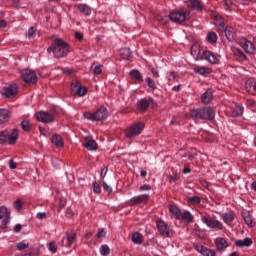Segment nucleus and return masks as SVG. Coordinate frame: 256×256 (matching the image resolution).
<instances>
[{
  "mask_svg": "<svg viewBox=\"0 0 256 256\" xmlns=\"http://www.w3.org/2000/svg\"><path fill=\"white\" fill-rule=\"evenodd\" d=\"M190 53L195 61H203V59H205V61L212 63V65H217V63H219V57L215 55V53L209 50L201 53V46L198 43H194L191 46Z\"/></svg>",
  "mask_w": 256,
  "mask_h": 256,
  "instance_id": "f257e3e1",
  "label": "nucleus"
},
{
  "mask_svg": "<svg viewBox=\"0 0 256 256\" xmlns=\"http://www.w3.org/2000/svg\"><path fill=\"white\" fill-rule=\"evenodd\" d=\"M48 53H53L54 57L60 59L69 55V43L61 38L53 40V46L48 47Z\"/></svg>",
  "mask_w": 256,
  "mask_h": 256,
  "instance_id": "f03ea898",
  "label": "nucleus"
},
{
  "mask_svg": "<svg viewBox=\"0 0 256 256\" xmlns=\"http://www.w3.org/2000/svg\"><path fill=\"white\" fill-rule=\"evenodd\" d=\"M191 117L193 119H201L202 121H213L215 119V110L211 107L193 109Z\"/></svg>",
  "mask_w": 256,
  "mask_h": 256,
  "instance_id": "7ed1b4c3",
  "label": "nucleus"
},
{
  "mask_svg": "<svg viewBox=\"0 0 256 256\" xmlns=\"http://www.w3.org/2000/svg\"><path fill=\"white\" fill-rule=\"evenodd\" d=\"M19 139V129L14 128L11 132L9 130L0 131V145H15Z\"/></svg>",
  "mask_w": 256,
  "mask_h": 256,
  "instance_id": "20e7f679",
  "label": "nucleus"
},
{
  "mask_svg": "<svg viewBox=\"0 0 256 256\" xmlns=\"http://www.w3.org/2000/svg\"><path fill=\"white\" fill-rule=\"evenodd\" d=\"M201 221L209 229H215V231H223V223L217 220L215 217H211L209 214H204L201 216Z\"/></svg>",
  "mask_w": 256,
  "mask_h": 256,
  "instance_id": "39448f33",
  "label": "nucleus"
},
{
  "mask_svg": "<svg viewBox=\"0 0 256 256\" xmlns=\"http://www.w3.org/2000/svg\"><path fill=\"white\" fill-rule=\"evenodd\" d=\"M83 115L88 121H105L109 113L107 112V108L100 107L95 113L85 112Z\"/></svg>",
  "mask_w": 256,
  "mask_h": 256,
  "instance_id": "423d86ee",
  "label": "nucleus"
},
{
  "mask_svg": "<svg viewBox=\"0 0 256 256\" xmlns=\"http://www.w3.org/2000/svg\"><path fill=\"white\" fill-rule=\"evenodd\" d=\"M145 129V123L138 122L133 125H131L128 129L125 131V136L127 139H135V137H139L141 133H143V130Z\"/></svg>",
  "mask_w": 256,
  "mask_h": 256,
  "instance_id": "0eeeda50",
  "label": "nucleus"
},
{
  "mask_svg": "<svg viewBox=\"0 0 256 256\" xmlns=\"http://www.w3.org/2000/svg\"><path fill=\"white\" fill-rule=\"evenodd\" d=\"M156 227L161 237H173L174 231L171 227L162 219L156 220Z\"/></svg>",
  "mask_w": 256,
  "mask_h": 256,
  "instance_id": "6e6552de",
  "label": "nucleus"
},
{
  "mask_svg": "<svg viewBox=\"0 0 256 256\" xmlns=\"http://www.w3.org/2000/svg\"><path fill=\"white\" fill-rule=\"evenodd\" d=\"M11 223V212L5 206L0 207V229H7Z\"/></svg>",
  "mask_w": 256,
  "mask_h": 256,
  "instance_id": "1a4fd4ad",
  "label": "nucleus"
},
{
  "mask_svg": "<svg viewBox=\"0 0 256 256\" xmlns=\"http://www.w3.org/2000/svg\"><path fill=\"white\" fill-rule=\"evenodd\" d=\"M71 91L74 95H77V97H85L87 95V88L79 81L71 83Z\"/></svg>",
  "mask_w": 256,
  "mask_h": 256,
  "instance_id": "9d476101",
  "label": "nucleus"
},
{
  "mask_svg": "<svg viewBox=\"0 0 256 256\" xmlns=\"http://www.w3.org/2000/svg\"><path fill=\"white\" fill-rule=\"evenodd\" d=\"M169 19L173 23L181 24L187 19V13L184 10H177L169 14Z\"/></svg>",
  "mask_w": 256,
  "mask_h": 256,
  "instance_id": "9b49d317",
  "label": "nucleus"
},
{
  "mask_svg": "<svg viewBox=\"0 0 256 256\" xmlns=\"http://www.w3.org/2000/svg\"><path fill=\"white\" fill-rule=\"evenodd\" d=\"M75 241H77V233L73 231L66 232V237L62 238L61 245L62 247H71Z\"/></svg>",
  "mask_w": 256,
  "mask_h": 256,
  "instance_id": "f8f14e48",
  "label": "nucleus"
},
{
  "mask_svg": "<svg viewBox=\"0 0 256 256\" xmlns=\"http://www.w3.org/2000/svg\"><path fill=\"white\" fill-rule=\"evenodd\" d=\"M19 93V86L17 84H10L8 87L3 89V95L6 99H11Z\"/></svg>",
  "mask_w": 256,
  "mask_h": 256,
  "instance_id": "ddd939ff",
  "label": "nucleus"
},
{
  "mask_svg": "<svg viewBox=\"0 0 256 256\" xmlns=\"http://www.w3.org/2000/svg\"><path fill=\"white\" fill-rule=\"evenodd\" d=\"M194 249H196V251L198 253H200V255H203V256H215L216 255L215 250H213L211 248H207L200 243L194 244Z\"/></svg>",
  "mask_w": 256,
  "mask_h": 256,
  "instance_id": "4468645a",
  "label": "nucleus"
},
{
  "mask_svg": "<svg viewBox=\"0 0 256 256\" xmlns=\"http://www.w3.org/2000/svg\"><path fill=\"white\" fill-rule=\"evenodd\" d=\"M152 103H154V101H153V98L151 97H149L148 99L142 98L138 100L137 102L138 111H140L141 113H145V111L149 109V105H152Z\"/></svg>",
  "mask_w": 256,
  "mask_h": 256,
  "instance_id": "2eb2a0df",
  "label": "nucleus"
},
{
  "mask_svg": "<svg viewBox=\"0 0 256 256\" xmlns=\"http://www.w3.org/2000/svg\"><path fill=\"white\" fill-rule=\"evenodd\" d=\"M36 119L42 123H53V121H55V116L47 112H38L36 113Z\"/></svg>",
  "mask_w": 256,
  "mask_h": 256,
  "instance_id": "dca6fc26",
  "label": "nucleus"
},
{
  "mask_svg": "<svg viewBox=\"0 0 256 256\" xmlns=\"http://www.w3.org/2000/svg\"><path fill=\"white\" fill-rule=\"evenodd\" d=\"M245 89L249 95H256V79L248 78L245 82Z\"/></svg>",
  "mask_w": 256,
  "mask_h": 256,
  "instance_id": "f3484780",
  "label": "nucleus"
},
{
  "mask_svg": "<svg viewBox=\"0 0 256 256\" xmlns=\"http://www.w3.org/2000/svg\"><path fill=\"white\" fill-rule=\"evenodd\" d=\"M241 47L249 55H253V53H255V44H253V42L247 40V38H244L242 40Z\"/></svg>",
  "mask_w": 256,
  "mask_h": 256,
  "instance_id": "a211bd4d",
  "label": "nucleus"
},
{
  "mask_svg": "<svg viewBox=\"0 0 256 256\" xmlns=\"http://www.w3.org/2000/svg\"><path fill=\"white\" fill-rule=\"evenodd\" d=\"M149 199H151V196H149V194H142L139 196L132 197L130 199V202L132 203V205H139L141 203H147Z\"/></svg>",
  "mask_w": 256,
  "mask_h": 256,
  "instance_id": "6ab92c4d",
  "label": "nucleus"
},
{
  "mask_svg": "<svg viewBox=\"0 0 256 256\" xmlns=\"http://www.w3.org/2000/svg\"><path fill=\"white\" fill-rule=\"evenodd\" d=\"M9 119H11V111L9 109L1 108L0 125H5V123H9Z\"/></svg>",
  "mask_w": 256,
  "mask_h": 256,
  "instance_id": "aec40b11",
  "label": "nucleus"
},
{
  "mask_svg": "<svg viewBox=\"0 0 256 256\" xmlns=\"http://www.w3.org/2000/svg\"><path fill=\"white\" fill-rule=\"evenodd\" d=\"M222 30L224 31L225 37L228 41H235V39H237V32H235V28H233V26H227Z\"/></svg>",
  "mask_w": 256,
  "mask_h": 256,
  "instance_id": "412c9836",
  "label": "nucleus"
},
{
  "mask_svg": "<svg viewBox=\"0 0 256 256\" xmlns=\"http://www.w3.org/2000/svg\"><path fill=\"white\" fill-rule=\"evenodd\" d=\"M84 147L88 151H97V142L95 140H93V137L87 136L85 138Z\"/></svg>",
  "mask_w": 256,
  "mask_h": 256,
  "instance_id": "4be33fe9",
  "label": "nucleus"
},
{
  "mask_svg": "<svg viewBox=\"0 0 256 256\" xmlns=\"http://www.w3.org/2000/svg\"><path fill=\"white\" fill-rule=\"evenodd\" d=\"M215 245L217 251H225L229 247V243L225 238L218 237L215 239Z\"/></svg>",
  "mask_w": 256,
  "mask_h": 256,
  "instance_id": "5701e85b",
  "label": "nucleus"
},
{
  "mask_svg": "<svg viewBox=\"0 0 256 256\" xmlns=\"http://www.w3.org/2000/svg\"><path fill=\"white\" fill-rule=\"evenodd\" d=\"M76 7L78 11L81 13V15H84L85 17H89V15H91L92 13V9L87 4H83V3L76 4Z\"/></svg>",
  "mask_w": 256,
  "mask_h": 256,
  "instance_id": "b1692460",
  "label": "nucleus"
},
{
  "mask_svg": "<svg viewBox=\"0 0 256 256\" xmlns=\"http://www.w3.org/2000/svg\"><path fill=\"white\" fill-rule=\"evenodd\" d=\"M242 217L244 219V222L246 223L247 226L249 227H255L256 222L253 220V215H251V212L249 211H244L242 213Z\"/></svg>",
  "mask_w": 256,
  "mask_h": 256,
  "instance_id": "393cba45",
  "label": "nucleus"
},
{
  "mask_svg": "<svg viewBox=\"0 0 256 256\" xmlns=\"http://www.w3.org/2000/svg\"><path fill=\"white\" fill-rule=\"evenodd\" d=\"M20 75L25 83H31L33 81V70L24 69L20 72Z\"/></svg>",
  "mask_w": 256,
  "mask_h": 256,
  "instance_id": "a878e982",
  "label": "nucleus"
},
{
  "mask_svg": "<svg viewBox=\"0 0 256 256\" xmlns=\"http://www.w3.org/2000/svg\"><path fill=\"white\" fill-rule=\"evenodd\" d=\"M201 100H202V103H204L205 105H209V103L213 101V90L208 89L207 91H205L201 95Z\"/></svg>",
  "mask_w": 256,
  "mask_h": 256,
  "instance_id": "bb28decb",
  "label": "nucleus"
},
{
  "mask_svg": "<svg viewBox=\"0 0 256 256\" xmlns=\"http://www.w3.org/2000/svg\"><path fill=\"white\" fill-rule=\"evenodd\" d=\"M188 7L190 9H195V11H201L205 6L201 0H189Z\"/></svg>",
  "mask_w": 256,
  "mask_h": 256,
  "instance_id": "cd10ccee",
  "label": "nucleus"
},
{
  "mask_svg": "<svg viewBox=\"0 0 256 256\" xmlns=\"http://www.w3.org/2000/svg\"><path fill=\"white\" fill-rule=\"evenodd\" d=\"M213 19H214L216 25H218V27H220V29H225V19L223 18V16H221V14L214 12Z\"/></svg>",
  "mask_w": 256,
  "mask_h": 256,
  "instance_id": "c85d7f7f",
  "label": "nucleus"
},
{
  "mask_svg": "<svg viewBox=\"0 0 256 256\" xmlns=\"http://www.w3.org/2000/svg\"><path fill=\"white\" fill-rule=\"evenodd\" d=\"M222 221L226 223V225H229L230 223H233L235 221V212L230 211L227 213L222 214Z\"/></svg>",
  "mask_w": 256,
  "mask_h": 256,
  "instance_id": "c756f323",
  "label": "nucleus"
},
{
  "mask_svg": "<svg viewBox=\"0 0 256 256\" xmlns=\"http://www.w3.org/2000/svg\"><path fill=\"white\" fill-rule=\"evenodd\" d=\"M51 143H53V145H55L56 147H63V137H61V135L59 134H54L51 137Z\"/></svg>",
  "mask_w": 256,
  "mask_h": 256,
  "instance_id": "7c9ffc66",
  "label": "nucleus"
},
{
  "mask_svg": "<svg viewBox=\"0 0 256 256\" xmlns=\"http://www.w3.org/2000/svg\"><path fill=\"white\" fill-rule=\"evenodd\" d=\"M232 117H241L243 115V107L237 104L232 105Z\"/></svg>",
  "mask_w": 256,
  "mask_h": 256,
  "instance_id": "2f4dec72",
  "label": "nucleus"
},
{
  "mask_svg": "<svg viewBox=\"0 0 256 256\" xmlns=\"http://www.w3.org/2000/svg\"><path fill=\"white\" fill-rule=\"evenodd\" d=\"M130 77H132V79H135L138 83H143V75H141V72L137 69H133L130 71Z\"/></svg>",
  "mask_w": 256,
  "mask_h": 256,
  "instance_id": "473e14b6",
  "label": "nucleus"
},
{
  "mask_svg": "<svg viewBox=\"0 0 256 256\" xmlns=\"http://www.w3.org/2000/svg\"><path fill=\"white\" fill-rule=\"evenodd\" d=\"M183 221H185V223H193L195 217L193 216V214H191V212H189L188 210L184 211L181 214V218Z\"/></svg>",
  "mask_w": 256,
  "mask_h": 256,
  "instance_id": "72a5a7b5",
  "label": "nucleus"
},
{
  "mask_svg": "<svg viewBox=\"0 0 256 256\" xmlns=\"http://www.w3.org/2000/svg\"><path fill=\"white\" fill-rule=\"evenodd\" d=\"M251 245H253V240L251 238L236 241V247H251Z\"/></svg>",
  "mask_w": 256,
  "mask_h": 256,
  "instance_id": "f704fd0d",
  "label": "nucleus"
},
{
  "mask_svg": "<svg viewBox=\"0 0 256 256\" xmlns=\"http://www.w3.org/2000/svg\"><path fill=\"white\" fill-rule=\"evenodd\" d=\"M170 213L175 217V219H181V215L183 212L177 207V205H171L169 207Z\"/></svg>",
  "mask_w": 256,
  "mask_h": 256,
  "instance_id": "c9c22d12",
  "label": "nucleus"
},
{
  "mask_svg": "<svg viewBox=\"0 0 256 256\" xmlns=\"http://www.w3.org/2000/svg\"><path fill=\"white\" fill-rule=\"evenodd\" d=\"M194 71L195 73H198V75H209V73H211V68H207L205 66H196Z\"/></svg>",
  "mask_w": 256,
  "mask_h": 256,
  "instance_id": "e433bc0d",
  "label": "nucleus"
},
{
  "mask_svg": "<svg viewBox=\"0 0 256 256\" xmlns=\"http://www.w3.org/2000/svg\"><path fill=\"white\" fill-rule=\"evenodd\" d=\"M131 239L135 245H141V243H143V235L139 232L133 233Z\"/></svg>",
  "mask_w": 256,
  "mask_h": 256,
  "instance_id": "4c0bfd02",
  "label": "nucleus"
},
{
  "mask_svg": "<svg viewBox=\"0 0 256 256\" xmlns=\"http://www.w3.org/2000/svg\"><path fill=\"white\" fill-rule=\"evenodd\" d=\"M233 54L235 55V57H237V59H239V61H245V59H247V56L245 55V53H243V51L239 48H233Z\"/></svg>",
  "mask_w": 256,
  "mask_h": 256,
  "instance_id": "58836bf2",
  "label": "nucleus"
},
{
  "mask_svg": "<svg viewBox=\"0 0 256 256\" xmlns=\"http://www.w3.org/2000/svg\"><path fill=\"white\" fill-rule=\"evenodd\" d=\"M111 253V249L107 246V244H103L100 247V255L108 256Z\"/></svg>",
  "mask_w": 256,
  "mask_h": 256,
  "instance_id": "ea45409f",
  "label": "nucleus"
},
{
  "mask_svg": "<svg viewBox=\"0 0 256 256\" xmlns=\"http://www.w3.org/2000/svg\"><path fill=\"white\" fill-rule=\"evenodd\" d=\"M121 55L123 57V59H130L131 58V55H132V52H131V49L129 48H122L121 49Z\"/></svg>",
  "mask_w": 256,
  "mask_h": 256,
  "instance_id": "a19ab883",
  "label": "nucleus"
},
{
  "mask_svg": "<svg viewBox=\"0 0 256 256\" xmlns=\"http://www.w3.org/2000/svg\"><path fill=\"white\" fill-rule=\"evenodd\" d=\"M145 83L148 85L150 89H152V91H155V89H157V85L155 84V81L152 78L147 77L145 79Z\"/></svg>",
  "mask_w": 256,
  "mask_h": 256,
  "instance_id": "79ce46f5",
  "label": "nucleus"
},
{
  "mask_svg": "<svg viewBox=\"0 0 256 256\" xmlns=\"http://www.w3.org/2000/svg\"><path fill=\"white\" fill-rule=\"evenodd\" d=\"M179 177V173L174 172L172 175L167 176V181H169V183H177Z\"/></svg>",
  "mask_w": 256,
  "mask_h": 256,
  "instance_id": "37998d69",
  "label": "nucleus"
},
{
  "mask_svg": "<svg viewBox=\"0 0 256 256\" xmlns=\"http://www.w3.org/2000/svg\"><path fill=\"white\" fill-rule=\"evenodd\" d=\"M208 43H217V34L215 32H210L207 35Z\"/></svg>",
  "mask_w": 256,
  "mask_h": 256,
  "instance_id": "c03bdc74",
  "label": "nucleus"
},
{
  "mask_svg": "<svg viewBox=\"0 0 256 256\" xmlns=\"http://www.w3.org/2000/svg\"><path fill=\"white\" fill-rule=\"evenodd\" d=\"M194 233L197 237H199V239H205V235H206L205 230L197 227L195 228Z\"/></svg>",
  "mask_w": 256,
  "mask_h": 256,
  "instance_id": "a18cd8bd",
  "label": "nucleus"
},
{
  "mask_svg": "<svg viewBox=\"0 0 256 256\" xmlns=\"http://www.w3.org/2000/svg\"><path fill=\"white\" fill-rule=\"evenodd\" d=\"M189 203L192 205H200L201 204V198L199 196H192L188 198Z\"/></svg>",
  "mask_w": 256,
  "mask_h": 256,
  "instance_id": "49530a36",
  "label": "nucleus"
},
{
  "mask_svg": "<svg viewBox=\"0 0 256 256\" xmlns=\"http://www.w3.org/2000/svg\"><path fill=\"white\" fill-rule=\"evenodd\" d=\"M13 207H14V209H16V211H18V212L21 211V209H23V201H21V199L14 201Z\"/></svg>",
  "mask_w": 256,
  "mask_h": 256,
  "instance_id": "de8ad7c7",
  "label": "nucleus"
},
{
  "mask_svg": "<svg viewBox=\"0 0 256 256\" xmlns=\"http://www.w3.org/2000/svg\"><path fill=\"white\" fill-rule=\"evenodd\" d=\"M21 127L23 131H31V124L27 120L21 122Z\"/></svg>",
  "mask_w": 256,
  "mask_h": 256,
  "instance_id": "09e8293b",
  "label": "nucleus"
},
{
  "mask_svg": "<svg viewBox=\"0 0 256 256\" xmlns=\"http://www.w3.org/2000/svg\"><path fill=\"white\" fill-rule=\"evenodd\" d=\"M167 79H168L169 82L175 81V79H177V72H175V71L168 72L167 73Z\"/></svg>",
  "mask_w": 256,
  "mask_h": 256,
  "instance_id": "8fccbe9b",
  "label": "nucleus"
},
{
  "mask_svg": "<svg viewBox=\"0 0 256 256\" xmlns=\"http://www.w3.org/2000/svg\"><path fill=\"white\" fill-rule=\"evenodd\" d=\"M27 247H29V244L25 243V242H19L17 244L18 251H23V250L27 249Z\"/></svg>",
  "mask_w": 256,
  "mask_h": 256,
  "instance_id": "3c124183",
  "label": "nucleus"
},
{
  "mask_svg": "<svg viewBox=\"0 0 256 256\" xmlns=\"http://www.w3.org/2000/svg\"><path fill=\"white\" fill-rule=\"evenodd\" d=\"M93 73L95 75H101V73H103V65L95 66Z\"/></svg>",
  "mask_w": 256,
  "mask_h": 256,
  "instance_id": "603ef678",
  "label": "nucleus"
},
{
  "mask_svg": "<svg viewBox=\"0 0 256 256\" xmlns=\"http://www.w3.org/2000/svg\"><path fill=\"white\" fill-rule=\"evenodd\" d=\"M49 251H51V253H57V243L50 242L49 243Z\"/></svg>",
  "mask_w": 256,
  "mask_h": 256,
  "instance_id": "864d4df0",
  "label": "nucleus"
},
{
  "mask_svg": "<svg viewBox=\"0 0 256 256\" xmlns=\"http://www.w3.org/2000/svg\"><path fill=\"white\" fill-rule=\"evenodd\" d=\"M93 191L94 193H96L97 195H99L101 193V186L99 185V183L95 182L93 184Z\"/></svg>",
  "mask_w": 256,
  "mask_h": 256,
  "instance_id": "5fc2aeb1",
  "label": "nucleus"
},
{
  "mask_svg": "<svg viewBox=\"0 0 256 256\" xmlns=\"http://www.w3.org/2000/svg\"><path fill=\"white\" fill-rule=\"evenodd\" d=\"M47 218V213L45 212H38L36 214V219H39L40 221H42V219H46Z\"/></svg>",
  "mask_w": 256,
  "mask_h": 256,
  "instance_id": "6e6d98bb",
  "label": "nucleus"
},
{
  "mask_svg": "<svg viewBox=\"0 0 256 256\" xmlns=\"http://www.w3.org/2000/svg\"><path fill=\"white\" fill-rule=\"evenodd\" d=\"M103 189L107 193H113V188L107 184V182H103Z\"/></svg>",
  "mask_w": 256,
  "mask_h": 256,
  "instance_id": "4d7b16f0",
  "label": "nucleus"
},
{
  "mask_svg": "<svg viewBox=\"0 0 256 256\" xmlns=\"http://www.w3.org/2000/svg\"><path fill=\"white\" fill-rule=\"evenodd\" d=\"M139 191H151V185L144 184V185L140 186Z\"/></svg>",
  "mask_w": 256,
  "mask_h": 256,
  "instance_id": "13d9d810",
  "label": "nucleus"
},
{
  "mask_svg": "<svg viewBox=\"0 0 256 256\" xmlns=\"http://www.w3.org/2000/svg\"><path fill=\"white\" fill-rule=\"evenodd\" d=\"M73 215H75L73 210L71 208H67V210H66V217H68V219H72Z\"/></svg>",
  "mask_w": 256,
  "mask_h": 256,
  "instance_id": "bf43d9fd",
  "label": "nucleus"
},
{
  "mask_svg": "<svg viewBox=\"0 0 256 256\" xmlns=\"http://www.w3.org/2000/svg\"><path fill=\"white\" fill-rule=\"evenodd\" d=\"M96 237H98V239H101V237H105V230L103 228H100L96 234Z\"/></svg>",
  "mask_w": 256,
  "mask_h": 256,
  "instance_id": "052dcab7",
  "label": "nucleus"
},
{
  "mask_svg": "<svg viewBox=\"0 0 256 256\" xmlns=\"http://www.w3.org/2000/svg\"><path fill=\"white\" fill-rule=\"evenodd\" d=\"M63 73H65V75H75V72L69 68H64Z\"/></svg>",
  "mask_w": 256,
  "mask_h": 256,
  "instance_id": "680f3d73",
  "label": "nucleus"
},
{
  "mask_svg": "<svg viewBox=\"0 0 256 256\" xmlns=\"http://www.w3.org/2000/svg\"><path fill=\"white\" fill-rule=\"evenodd\" d=\"M21 229H23V226H21V224H16L14 226V233H21Z\"/></svg>",
  "mask_w": 256,
  "mask_h": 256,
  "instance_id": "e2e57ef3",
  "label": "nucleus"
},
{
  "mask_svg": "<svg viewBox=\"0 0 256 256\" xmlns=\"http://www.w3.org/2000/svg\"><path fill=\"white\" fill-rule=\"evenodd\" d=\"M9 168L10 169H17V163H15V161H13V159L9 160Z\"/></svg>",
  "mask_w": 256,
  "mask_h": 256,
  "instance_id": "0e129e2a",
  "label": "nucleus"
},
{
  "mask_svg": "<svg viewBox=\"0 0 256 256\" xmlns=\"http://www.w3.org/2000/svg\"><path fill=\"white\" fill-rule=\"evenodd\" d=\"M151 73H152L153 77H156V79H159V70L158 69L152 68Z\"/></svg>",
  "mask_w": 256,
  "mask_h": 256,
  "instance_id": "69168bd1",
  "label": "nucleus"
},
{
  "mask_svg": "<svg viewBox=\"0 0 256 256\" xmlns=\"http://www.w3.org/2000/svg\"><path fill=\"white\" fill-rule=\"evenodd\" d=\"M107 167H104L101 169V173H100V177H102V179H105V176L107 175Z\"/></svg>",
  "mask_w": 256,
  "mask_h": 256,
  "instance_id": "338daca9",
  "label": "nucleus"
},
{
  "mask_svg": "<svg viewBox=\"0 0 256 256\" xmlns=\"http://www.w3.org/2000/svg\"><path fill=\"white\" fill-rule=\"evenodd\" d=\"M75 38L78 39V41H83V33L75 32Z\"/></svg>",
  "mask_w": 256,
  "mask_h": 256,
  "instance_id": "774afa93",
  "label": "nucleus"
}]
</instances>
